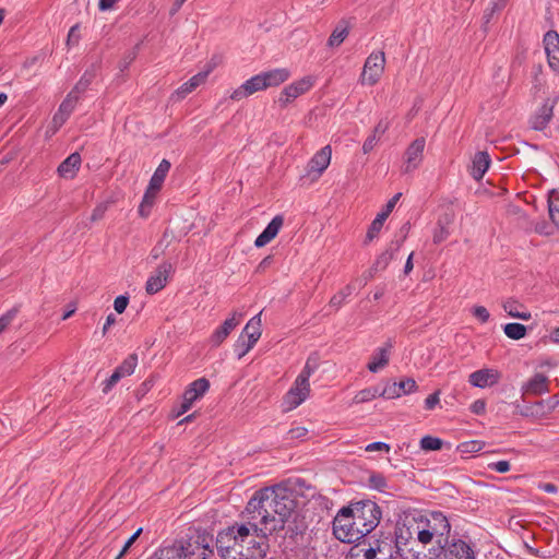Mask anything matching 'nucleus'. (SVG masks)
Segmentation results:
<instances>
[{
  "label": "nucleus",
  "mask_w": 559,
  "mask_h": 559,
  "mask_svg": "<svg viewBox=\"0 0 559 559\" xmlns=\"http://www.w3.org/2000/svg\"><path fill=\"white\" fill-rule=\"evenodd\" d=\"M424 527L436 536V548L442 551L449 540L451 525L448 518L440 511H432L425 516Z\"/></svg>",
  "instance_id": "nucleus-4"
},
{
  "label": "nucleus",
  "mask_w": 559,
  "mask_h": 559,
  "mask_svg": "<svg viewBox=\"0 0 559 559\" xmlns=\"http://www.w3.org/2000/svg\"><path fill=\"white\" fill-rule=\"evenodd\" d=\"M120 379L122 378L119 376V373L114 371L112 374L103 382V393L108 394L111 391V389L119 382Z\"/></svg>",
  "instance_id": "nucleus-50"
},
{
  "label": "nucleus",
  "mask_w": 559,
  "mask_h": 559,
  "mask_svg": "<svg viewBox=\"0 0 559 559\" xmlns=\"http://www.w3.org/2000/svg\"><path fill=\"white\" fill-rule=\"evenodd\" d=\"M264 90H266L265 82L263 80L262 73H259V74L250 78L249 80L243 82L238 88H236L230 94V98L233 100H240L245 97H248V96L254 94L255 92L264 91Z\"/></svg>",
  "instance_id": "nucleus-15"
},
{
  "label": "nucleus",
  "mask_w": 559,
  "mask_h": 559,
  "mask_svg": "<svg viewBox=\"0 0 559 559\" xmlns=\"http://www.w3.org/2000/svg\"><path fill=\"white\" fill-rule=\"evenodd\" d=\"M554 115V104L545 102L531 118V126L534 130H544L550 122Z\"/></svg>",
  "instance_id": "nucleus-23"
},
{
  "label": "nucleus",
  "mask_w": 559,
  "mask_h": 559,
  "mask_svg": "<svg viewBox=\"0 0 559 559\" xmlns=\"http://www.w3.org/2000/svg\"><path fill=\"white\" fill-rule=\"evenodd\" d=\"M380 507L362 500L342 508L333 520V534L343 543H355L371 533L381 520Z\"/></svg>",
  "instance_id": "nucleus-3"
},
{
  "label": "nucleus",
  "mask_w": 559,
  "mask_h": 559,
  "mask_svg": "<svg viewBox=\"0 0 559 559\" xmlns=\"http://www.w3.org/2000/svg\"><path fill=\"white\" fill-rule=\"evenodd\" d=\"M402 193L399 192L395 195L392 197V199L389 200L385 207L377 214L376 218L372 221L368 231H367V240L371 241L373 238H376L381 230L385 219L390 215V213L393 211L396 202L400 200Z\"/></svg>",
  "instance_id": "nucleus-19"
},
{
  "label": "nucleus",
  "mask_w": 559,
  "mask_h": 559,
  "mask_svg": "<svg viewBox=\"0 0 559 559\" xmlns=\"http://www.w3.org/2000/svg\"><path fill=\"white\" fill-rule=\"evenodd\" d=\"M489 468L497 473L503 474L510 471L511 465L509 461L503 460L489 464Z\"/></svg>",
  "instance_id": "nucleus-59"
},
{
  "label": "nucleus",
  "mask_w": 559,
  "mask_h": 559,
  "mask_svg": "<svg viewBox=\"0 0 559 559\" xmlns=\"http://www.w3.org/2000/svg\"><path fill=\"white\" fill-rule=\"evenodd\" d=\"M439 401H440L439 392H435V393L430 394L425 400V407H426V409H432L439 403Z\"/></svg>",
  "instance_id": "nucleus-63"
},
{
  "label": "nucleus",
  "mask_w": 559,
  "mask_h": 559,
  "mask_svg": "<svg viewBox=\"0 0 559 559\" xmlns=\"http://www.w3.org/2000/svg\"><path fill=\"white\" fill-rule=\"evenodd\" d=\"M17 311V308H12L0 317V333L13 321Z\"/></svg>",
  "instance_id": "nucleus-48"
},
{
  "label": "nucleus",
  "mask_w": 559,
  "mask_h": 559,
  "mask_svg": "<svg viewBox=\"0 0 559 559\" xmlns=\"http://www.w3.org/2000/svg\"><path fill=\"white\" fill-rule=\"evenodd\" d=\"M415 542H396V549L403 559H437L441 556L439 548H430L427 552L415 547Z\"/></svg>",
  "instance_id": "nucleus-11"
},
{
  "label": "nucleus",
  "mask_w": 559,
  "mask_h": 559,
  "mask_svg": "<svg viewBox=\"0 0 559 559\" xmlns=\"http://www.w3.org/2000/svg\"><path fill=\"white\" fill-rule=\"evenodd\" d=\"M393 249H388L383 253H381L373 264L374 270H384L389 265L390 261L393 259Z\"/></svg>",
  "instance_id": "nucleus-45"
},
{
  "label": "nucleus",
  "mask_w": 559,
  "mask_h": 559,
  "mask_svg": "<svg viewBox=\"0 0 559 559\" xmlns=\"http://www.w3.org/2000/svg\"><path fill=\"white\" fill-rule=\"evenodd\" d=\"M441 559H475L472 548L463 540L456 539L442 548Z\"/></svg>",
  "instance_id": "nucleus-18"
},
{
  "label": "nucleus",
  "mask_w": 559,
  "mask_h": 559,
  "mask_svg": "<svg viewBox=\"0 0 559 559\" xmlns=\"http://www.w3.org/2000/svg\"><path fill=\"white\" fill-rule=\"evenodd\" d=\"M308 435V429L305 427H294L288 430L287 432V439L295 440V439H304Z\"/></svg>",
  "instance_id": "nucleus-56"
},
{
  "label": "nucleus",
  "mask_w": 559,
  "mask_h": 559,
  "mask_svg": "<svg viewBox=\"0 0 559 559\" xmlns=\"http://www.w3.org/2000/svg\"><path fill=\"white\" fill-rule=\"evenodd\" d=\"M417 390L416 381L413 378H406L401 380L400 382H393L386 384L381 390V397L384 399H396L403 394H409Z\"/></svg>",
  "instance_id": "nucleus-14"
},
{
  "label": "nucleus",
  "mask_w": 559,
  "mask_h": 559,
  "mask_svg": "<svg viewBox=\"0 0 559 559\" xmlns=\"http://www.w3.org/2000/svg\"><path fill=\"white\" fill-rule=\"evenodd\" d=\"M389 129V122L386 120H380L374 127L372 133L366 139L362 144V152L368 154L371 152L377 143L379 142L381 135H383Z\"/></svg>",
  "instance_id": "nucleus-31"
},
{
  "label": "nucleus",
  "mask_w": 559,
  "mask_h": 559,
  "mask_svg": "<svg viewBox=\"0 0 559 559\" xmlns=\"http://www.w3.org/2000/svg\"><path fill=\"white\" fill-rule=\"evenodd\" d=\"M97 69L98 67L96 64H92L88 69H86L81 79L74 85V87L69 92V94H74V97L76 99H80V95L83 94L90 87V85L96 78Z\"/></svg>",
  "instance_id": "nucleus-27"
},
{
  "label": "nucleus",
  "mask_w": 559,
  "mask_h": 559,
  "mask_svg": "<svg viewBox=\"0 0 559 559\" xmlns=\"http://www.w3.org/2000/svg\"><path fill=\"white\" fill-rule=\"evenodd\" d=\"M283 223L284 218L282 215L274 216L264 230L255 238L254 246L262 248L271 242L277 236Z\"/></svg>",
  "instance_id": "nucleus-22"
},
{
  "label": "nucleus",
  "mask_w": 559,
  "mask_h": 559,
  "mask_svg": "<svg viewBox=\"0 0 559 559\" xmlns=\"http://www.w3.org/2000/svg\"><path fill=\"white\" fill-rule=\"evenodd\" d=\"M309 394L310 383L296 378L294 384L284 396V404L288 411L294 409L304 403Z\"/></svg>",
  "instance_id": "nucleus-7"
},
{
  "label": "nucleus",
  "mask_w": 559,
  "mask_h": 559,
  "mask_svg": "<svg viewBox=\"0 0 559 559\" xmlns=\"http://www.w3.org/2000/svg\"><path fill=\"white\" fill-rule=\"evenodd\" d=\"M242 314L233 312L230 318H227L222 325H219L211 335L210 342L212 346H219L230 334V332L240 323Z\"/></svg>",
  "instance_id": "nucleus-17"
},
{
  "label": "nucleus",
  "mask_w": 559,
  "mask_h": 559,
  "mask_svg": "<svg viewBox=\"0 0 559 559\" xmlns=\"http://www.w3.org/2000/svg\"><path fill=\"white\" fill-rule=\"evenodd\" d=\"M472 313L481 323H486L490 318L489 311L484 306H475L472 309Z\"/></svg>",
  "instance_id": "nucleus-52"
},
{
  "label": "nucleus",
  "mask_w": 559,
  "mask_h": 559,
  "mask_svg": "<svg viewBox=\"0 0 559 559\" xmlns=\"http://www.w3.org/2000/svg\"><path fill=\"white\" fill-rule=\"evenodd\" d=\"M159 190H151V186L148 185L145 193H144V197H143V200L140 204V207H139V212L140 214H143V209L145 207H148L151 209L153 203H154V199L157 194Z\"/></svg>",
  "instance_id": "nucleus-47"
},
{
  "label": "nucleus",
  "mask_w": 559,
  "mask_h": 559,
  "mask_svg": "<svg viewBox=\"0 0 559 559\" xmlns=\"http://www.w3.org/2000/svg\"><path fill=\"white\" fill-rule=\"evenodd\" d=\"M154 378L146 379L138 389V395L144 396L153 386Z\"/></svg>",
  "instance_id": "nucleus-62"
},
{
  "label": "nucleus",
  "mask_w": 559,
  "mask_h": 559,
  "mask_svg": "<svg viewBox=\"0 0 559 559\" xmlns=\"http://www.w3.org/2000/svg\"><path fill=\"white\" fill-rule=\"evenodd\" d=\"M349 34V26L348 23L344 20H342L333 29L332 34L330 35L328 39V46L329 47H338L348 36Z\"/></svg>",
  "instance_id": "nucleus-34"
},
{
  "label": "nucleus",
  "mask_w": 559,
  "mask_h": 559,
  "mask_svg": "<svg viewBox=\"0 0 559 559\" xmlns=\"http://www.w3.org/2000/svg\"><path fill=\"white\" fill-rule=\"evenodd\" d=\"M128 304L129 297L121 295L116 297L114 301V308L118 313H122L126 310Z\"/></svg>",
  "instance_id": "nucleus-60"
},
{
  "label": "nucleus",
  "mask_w": 559,
  "mask_h": 559,
  "mask_svg": "<svg viewBox=\"0 0 559 559\" xmlns=\"http://www.w3.org/2000/svg\"><path fill=\"white\" fill-rule=\"evenodd\" d=\"M549 216L554 225L559 229V190H552L548 198Z\"/></svg>",
  "instance_id": "nucleus-36"
},
{
  "label": "nucleus",
  "mask_w": 559,
  "mask_h": 559,
  "mask_svg": "<svg viewBox=\"0 0 559 559\" xmlns=\"http://www.w3.org/2000/svg\"><path fill=\"white\" fill-rule=\"evenodd\" d=\"M545 401H538L532 405H527L519 411L521 416L524 417H537L543 413Z\"/></svg>",
  "instance_id": "nucleus-43"
},
{
  "label": "nucleus",
  "mask_w": 559,
  "mask_h": 559,
  "mask_svg": "<svg viewBox=\"0 0 559 559\" xmlns=\"http://www.w3.org/2000/svg\"><path fill=\"white\" fill-rule=\"evenodd\" d=\"M79 99L74 97V94H68L67 97L60 104L57 112L52 117V126L55 130H58L69 119L73 112Z\"/></svg>",
  "instance_id": "nucleus-21"
},
{
  "label": "nucleus",
  "mask_w": 559,
  "mask_h": 559,
  "mask_svg": "<svg viewBox=\"0 0 559 559\" xmlns=\"http://www.w3.org/2000/svg\"><path fill=\"white\" fill-rule=\"evenodd\" d=\"M443 441L440 438L425 436L420 440V448L425 451H437L442 448Z\"/></svg>",
  "instance_id": "nucleus-42"
},
{
  "label": "nucleus",
  "mask_w": 559,
  "mask_h": 559,
  "mask_svg": "<svg viewBox=\"0 0 559 559\" xmlns=\"http://www.w3.org/2000/svg\"><path fill=\"white\" fill-rule=\"evenodd\" d=\"M170 166L171 165L167 159H163L159 163L148 183L151 186V190H160Z\"/></svg>",
  "instance_id": "nucleus-35"
},
{
  "label": "nucleus",
  "mask_w": 559,
  "mask_h": 559,
  "mask_svg": "<svg viewBox=\"0 0 559 559\" xmlns=\"http://www.w3.org/2000/svg\"><path fill=\"white\" fill-rule=\"evenodd\" d=\"M296 84V86H298V91L300 92V94H304L306 93L307 91H309L313 84L311 78H304L299 81H296L294 82Z\"/></svg>",
  "instance_id": "nucleus-61"
},
{
  "label": "nucleus",
  "mask_w": 559,
  "mask_h": 559,
  "mask_svg": "<svg viewBox=\"0 0 559 559\" xmlns=\"http://www.w3.org/2000/svg\"><path fill=\"white\" fill-rule=\"evenodd\" d=\"M265 82V87L278 86L290 76V72L286 68H277L270 71L261 72Z\"/></svg>",
  "instance_id": "nucleus-29"
},
{
  "label": "nucleus",
  "mask_w": 559,
  "mask_h": 559,
  "mask_svg": "<svg viewBox=\"0 0 559 559\" xmlns=\"http://www.w3.org/2000/svg\"><path fill=\"white\" fill-rule=\"evenodd\" d=\"M270 532L249 515L241 513L239 522L218 532L216 548L221 559H263L269 545Z\"/></svg>",
  "instance_id": "nucleus-1"
},
{
  "label": "nucleus",
  "mask_w": 559,
  "mask_h": 559,
  "mask_svg": "<svg viewBox=\"0 0 559 559\" xmlns=\"http://www.w3.org/2000/svg\"><path fill=\"white\" fill-rule=\"evenodd\" d=\"M503 332L509 338L519 341L526 335V326L515 322L507 323L503 326Z\"/></svg>",
  "instance_id": "nucleus-38"
},
{
  "label": "nucleus",
  "mask_w": 559,
  "mask_h": 559,
  "mask_svg": "<svg viewBox=\"0 0 559 559\" xmlns=\"http://www.w3.org/2000/svg\"><path fill=\"white\" fill-rule=\"evenodd\" d=\"M417 539L420 544H423V546H426L436 539V536L429 530L423 526V528L417 533Z\"/></svg>",
  "instance_id": "nucleus-54"
},
{
  "label": "nucleus",
  "mask_w": 559,
  "mask_h": 559,
  "mask_svg": "<svg viewBox=\"0 0 559 559\" xmlns=\"http://www.w3.org/2000/svg\"><path fill=\"white\" fill-rule=\"evenodd\" d=\"M345 559H393V550L389 545H377L367 549H352Z\"/></svg>",
  "instance_id": "nucleus-12"
},
{
  "label": "nucleus",
  "mask_w": 559,
  "mask_h": 559,
  "mask_svg": "<svg viewBox=\"0 0 559 559\" xmlns=\"http://www.w3.org/2000/svg\"><path fill=\"white\" fill-rule=\"evenodd\" d=\"M255 345V343H251V341L247 340L245 335H239L237 341L234 344V352L237 355V357L240 359L246 354L249 353V350Z\"/></svg>",
  "instance_id": "nucleus-40"
},
{
  "label": "nucleus",
  "mask_w": 559,
  "mask_h": 559,
  "mask_svg": "<svg viewBox=\"0 0 559 559\" xmlns=\"http://www.w3.org/2000/svg\"><path fill=\"white\" fill-rule=\"evenodd\" d=\"M138 366V355L131 354L129 355L116 369L115 371L119 373L121 378L127 376H131Z\"/></svg>",
  "instance_id": "nucleus-37"
},
{
  "label": "nucleus",
  "mask_w": 559,
  "mask_h": 559,
  "mask_svg": "<svg viewBox=\"0 0 559 559\" xmlns=\"http://www.w3.org/2000/svg\"><path fill=\"white\" fill-rule=\"evenodd\" d=\"M173 271L174 267L170 262H163L159 264L155 272L146 281V293L153 295L162 290L166 286L168 277Z\"/></svg>",
  "instance_id": "nucleus-10"
},
{
  "label": "nucleus",
  "mask_w": 559,
  "mask_h": 559,
  "mask_svg": "<svg viewBox=\"0 0 559 559\" xmlns=\"http://www.w3.org/2000/svg\"><path fill=\"white\" fill-rule=\"evenodd\" d=\"M318 368V364L316 360H312L310 357L307 359L305 367L297 376V378L309 382L310 377L314 373Z\"/></svg>",
  "instance_id": "nucleus-46"
},
{
  "label": "nucleus",
  "mask_w": 559,
  "mask_h": 559,
  "mask_svg": "<svg viewBox=\"0 0 559 559\" xmlns=\"http://www.w3.org/2000/svg\"><path fill=\"white\" fill-rule=\"evenodd\" d=\"M459 450L463 453L478 452L481 450V442L476 440L463 442L459 445Z\"/></svg>",
  "instance_id": "nucleus-51"
},
{
  "label": "nucleus",
  "mask_w": 559,
  "mask_h": 559,
  "mask_svg": "<svg viewBox=\"0 0 559 559\" xmlns=\"http://www.w3.org/2000/svg\"><path fill=\"white\" fill-rule=\"evenodd\" d=\"M381 390L378 386H371L366 388L364 390H360L355 396H354V403L361 404L369 401H372L377 396H381Z\"/></svg>",
  "instance_id": "nucleus-39"
},
{
  "label": "nucleus",
  "mask_w": 559,
  "mask_h": 559,
  "mask_svg": "<svg viewBox=\"0 0 559 559\" xmlns=\"http://www.w3.org/2000/svg\"><path fill=\"white\" fill-rule=\"evenodd\" d=\"M300 94L298 86L295 83L287 85L281 93L278 102L282 105L288 104L290 100L297 98Z\"/></svg>",
  "instance_id": "nucleus-41"
},
{
  "label": "nucleus",
  "mask_w": 559,
  "mask_h": 559,
  "mask_svg": "<svg viewBox=\"0 0 559 559\" xmlns=\"http://www.w3.org/2000/svg\"><path fill=\"white\" fill-rule=\"evenodd\" d=\"M261 334V312H259L248 321L240 335H245L251 343H257Z\"/></svg>",
  "instance_id": "nucleus-32"
},
{
  "label": "nucleus",
  "mask_w": 559,
  "mask_h": 559,
  "mask_svg": "<svg viewBox=\"0 0 559 559\" xmlns=\"http://www.w3.org/2000/svg\"><path fill=\"white\" fill-rule=\"evenodd\" d=\"M503 310L508 313V316L521 320H530L532 318V314L527 310H521L523 309V305L520 304L518 300L514 299H507L502 302Z\"/></svg>",
  "instance_id": "nucleus-33"
},
{
  "label": "nucleus",
  "mask_w": 559,
  "mask_h": 559,
  "mask_svg": "<svg viewBox=\"0 0 559 559\" xmlns=\"http://www.w3.org/2000/svg\"><path fill=\"white\" fill-rule=\"evenodd\" d=\"M544 47L548 59V66L559 73V34L556 31H548L544 35Z\"/></svg>",
  "instance_id": "nucleus-13"
},
{
  "label": "nucleus",
  "mask_w": 559,
  "mask_h": 559,
  "mask_svg": "<svg viewBox=\"0 0 559 559\" xmlns=\"http://www.w3.org/2000/svg\"><path fill=\"white\" fill-rule=\"evenodd\" d=\"M548 378L543 373L534 374L526 383L522 385V392L524 394L540 395L547 393Z\"/></svg>",
  "instance_id": "nucleus-24"
},
{
  "label": "nucleus",
  "mask_w": 559,
  "mask_h": 559,
  "mask_svg": "<svg viewBox=\"0 0 559 559\" xmlns=\"http://www.w3.org/2000/svg\"><path fill=\"white\" fill-rule=\"evenodd\" d=\"M211 71H212V68L210 67L207 70L201 71V72L197 73L195 75H193L189 81L183 83L176 91V95L179 98H185L188 94H190L198 86H200L201 84H203L205 82V80H206V78H207V75L210 74Z\"/></svg>",
  "instance_id": "nucleus-28"
},
{
  "label": "nucleus",
  "mask_w": 559,
  "mask_h": 559,
  "mask_svg": "<svg viewBox=\"0 0 559 559\" xmlns=\"http://www.w3.org/2000/svg\"><path fill=\"white\" fill-rule=\"evenodd\" d=\"M385 66V56L383 51H377L369 55L366 59L360 76L362 84L374 85L381 78Z\"/></svg>",
  "instance_id": "nucleus-5"
},
{
  "label": "nucleus",
  "mask_w": 559,
  "mask_h": 559,
  "mask_svg": "<svg viewBox=\"0 0 559 559\" xmlns=\"http://www.w3.org/2000/svg\"><path fill=\"white\" fill-rule=\"evenodd\" d=\"M393 348V343L391 340L386 341L383 346L374 349L367 368L370 372H378L383 369L390 360V354Z\"/></svg>",
  "instance_id": "nucleus-20"
},
{
  "label": "nucleus",
  "mask_w": 559,
  "mask_h": 559,
  "mask_svg": "<svg viewBox=\"0 0 559 559\" xmlns=\"http://www.w3.org/2000/svg\"><path fill=\"white\" fill-rule=\"evenodd\" d=\"M142 533V527L138 528L129 538L128 540L124 543L122 549L120 550V552L118 554V556L116 557V559H121L126 554L127 551L129 550V548L134 544V542L139 538V536L141 535Z\"/></svg>",
  "instance_id": "nucleus-49"
},
{
  "label": "nucleus",
  "mask_w": 559,
  "mask_h": 559,
  "mask_svg": "<svg viewBox=\"0 0 559 559\" xmlns=\"http://www.w3.org/2000/svg\"><path fill=\"white\" fill-rule=\"evenodd\" d=\"M80 38H81V35H80V26L79 24H75L73 25L69 33H68V38H67V45L68 46H75L79 44L80 41Z\"/></svg>",
  "instance_id": "nucleus-53"
},
{
  "label": "nucleus",
  "mask_w": 559,
  "mask_h": 559,
  "mask_svg": "<svg viewBox=\"0 0 559 559\" xmlns=\"http://www.w3.org/2000/svg\"><path fill=\"white\" fill-rule=\"evenodd\" d=\"M425 145L424 138H418L408 145L404 154V173H412L419 167L423 162Z\"/></svg>",
  "instance_id": "nucleus-8"
},
{
  "label": "nucleus",
  "mask_w": 559,
  "mask_h": 559,
  "mask_svg": "<svg viewBox=\"0 0 559 559\" xmlns=\"http://www.w3.org/2000/svg\"><path fill=\"white\" fill-rule=\"evenodd\" d=\"M209 388L210 382L205 378L197 379L195 381L190 383L183 393L182 402L180 404V408L177 415L180 416L188 412L191 408L192 404L206 393Z\"/></svg>",
  "instance_id": "nucleus-6"
},
{
  "label": "nucleus",
  "mask_w": 559,
  "mask_h": 559,
  "mask_svg": "<svg viewBox=\"0 0 559 559\" xmlns=\"http://www.w3.org/2000/svg\"><path fill=\"white\" fill-rule=\"evenodd\" d=\"M454 222V214L453 213H445L442 215L437 223V226L433 230V242L436 245H439L448 239V237L451 234L450 226Z\"/></svg>",
  "instance_id": "nucleus-25"
},
{
  "label": "nucleus",
  "mask_w": 559,
  "mask_h": 559,
  "mask_svg": "<svg viewBox=\"0 0 559 559\" xmlns=\"http://www.w3.org/2000/svg\"><path fill=\"white\" fill-rule=\"evenodd\" d=\"M390 449H391L390 444L382 442V441L371 442V443L367 444L365 448V450L367 452L382 451L385 453H388L390 451Z\"/></svg>",
  "instance_id": "nucleus-57"
},
{
  "label": "nucleus",
  "mask_w": 559,
  "mask_h": 559,
  "mask_svg": "<svg viewBox=\"0 0 559 559\" xmlns=\"http://www.w3.org/2000/svg\"><path fill=\"white\" fill-rule=\"evenodd\" d=\"M181 550L182 549H160L155 551L147 559H182Z\"/></svg>",
  "instance_id": "nucleus-44"
},
{
  "label": "nucleus",
  "mask_w": 559,
  "mask_h": 559,
  "mask_svg": "<svg viewBox=\"0 0 559 559\" xmlns=\"http://www.w3.org/2000/svg\"><path fill=\"white\" fill-rule=\"evenodd\" d=\"M490 162V156L487 152H477L472 160L471 176L477 181L480 180L488 170Z\"/></svg>",
  "instance_id": "nucleus-26"
},
{
  "label": "nucleus",
  "mask_w": 559,
  "mask_h": 559,
  "mask_svg": "<svg viewBox=\"0 0 559 559\" xmlns=\"http://www.w3.org/2000/svg\"><path fill=\"white\" fill-rule=\"evenodd\" d=\"M81 165L79 153L70 154L58 167V173L63 178H73Z\"/></svg>",
  "instance_id": "nucleus-30"
},
{
  "label": "nucleus",
  "mask_w": 559,
  "mask_h": 559,
  "mask_svg": "<svg viewBox=\"0 0 559 559\" xmlns=\"http://www.w3.org/2000/svg\"><path fill=\"white\" fill-rule=\"evenodd\" d=\"M500 372L493 368H484L472 372L468 382L476 388H487L497 384L500 380Z\"/></svg>",
  "instance_id": "nucleus-16"
},
{
  "label": "nucleus",
  "mask_w": 559,
  "mask_h": 559,
  "mask_svg": "<svg viewBox=\"0 0 559 559\" xmlns=\"http://www.w3.org/2000/svg\"><path fill=\"white\" fill-rule=\"evenodd\" d=\"M295 508L293 491L276 485L255 491L243 511L250 520L257 521L264 531L272 534L284 528Z\"/></svg>",
  "instance_id": "nucleus-2"
},
{
  "label": "nucleus",
  "mask_w": 559,
  "mask_h": 559,
  "mask_svg": "<svg viewBox=\"0 0 559 559\" xmlns=\"http://www.w3.org/2000/svg\"><path fill=\"white\" fill-rule=\"evenodd\" d=\"M108 209V204L106 202L99 203L95 206L91 215V222H97L105 216V213Z\"/></svg>",
  "instance_id": "nucleus-55"
},
{
  "label": "nucleus",
  "mask_w": 559,
  "mask_h": 559,
  "mask_svg": "<svg viewBox=\"0 0 559 559\" xmlns=\"http://www.w3.org/2000/svg\"><path fill=\"white\" fill-rule=\"evenodd\" d=\"M504 7L506 0H492L486 10L485 16L489 19L495 12L502 10Z\"/></svg>",
  "instance_id": "nucleus-58"
},
{
  "label": "nucleus",
  "mask_w": 559,
  "mask_h": 559,
  "mask_svg": "<svg viewBox=\"0 0 559 559\" xmlns=\"http://www.w3.org/2000/svg\"><path fill=\"white\" fill-rule=\"evenodd\" d=\"M345 302V299L343 298V295H340L338 293L335 294L331 299H330V307H333L335 310H338L343 304Z\"/></svg>",
  "instance_id": "nucleus-64"
},
{
  "label": "nucleus",
  "mask_w": 559,
  "mask_h": 559,
  "mask_svg": "<svg viewBox=\"0 0 559 559\" xmlns=\"http://www.w3.org/2000/svg\"><path fill=\"white\" fill-rule=\"evenodd\" d=\"M332 157V150L330 145L323 146L319 150L308 162L307 175L311 176L313 180L321 177L324 170L329 167Z\"/></svg>",
  "instance_id": "nucleus-9"
}]
</instances>
